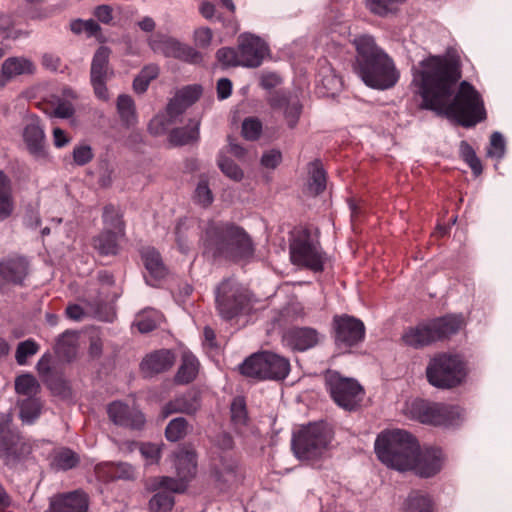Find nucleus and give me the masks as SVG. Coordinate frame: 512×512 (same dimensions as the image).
Instances as JSON below:
<instances>
[{
    "label": "nucleus",
    "instance_id": "nucleus-1",
    "mask_svg": "<svg viewBox=\"0 0 512 512\" xmlns=\"http://www.w3.org/2000/svg\"><path fill=\"white\" fill-rule=\"evenodd\" d=\"M461 78L457 61L448 56H429L412 67L415 94L422 99L421 107L472 127L486 118L480 93L467 81H462L455 96L454 88Z\"/></svg>",
    "mask_w": 512,
    "mask_h": 512
},
{
    "label": "nucleus",
    "instance_id": "nucleus-2",
    "mask_svg": "<svg viewBox=\"0 0 512 512\" xmlns=\"http://www.w3.org/2000/svg\"><path fill=\"white\" fill-rule=\"evenodd\" d=\"M378 459L400 472L413 471L420 477H432L442 469L444 455L439 448L421 450L417 439L402 429L385 430L375 441Z\"/></svg>",
    "mask_w": 512,
    "mask_h": 512
},
{
    "label": "nucleus",
    "instance_id": "nucleus-3",
    "mask_svg": "<svg viewBox=\"0 0 512 512\" xmlns=\"http://www.w3.org/2000/svg\"><path fill=\"white\" fill-rule=\"evenodd\" d=\"M354 45L357 51L355 71L368 87L387 90L397 84L399 70L393 59L375 44L373 37L358 36Z\"/></svg>",
    "mask_w": 512,
    "mask_h": 512
},
{
    "label": "nucleus",
    "instance_id": "nucleus-4",
    "mask_svg": "<svg viewBox=\"0 0 512 512\" xmlns=\"http://www.w3.org/2000/svg\"><path fill=\"white\" fill-rule=\"evenodd\" d=\"M201 242L205 252L213 256L248 259L254 254V245L249 235L242 228L230 223L208 222Z\"/></svg>",
    "mask_w": 512,
    "mask_h": 512
},
{
    "label": "nucleus",
    "instance_id": "nucleus-5",
    "mask_svg": "<svg viewBox=\"0 0 512 512\" xmlns=\"http://www.w3.org/2000/svg\"><path fill=\"white\" fill-rule=\"evenodd\" d=\"M333 431L325 422L310 423L293 435L292 449L300 460L315 461L332 447Z\"/></svg>",
    "mask_w": 512,
    "mask_h": 512
},
{
    "label": "nucleus",
    "instance_id": "nucleus-6",
    "mask_svg": "<svg viewBox=\"0 0 512 512\" xmlns=\"http://www.w3.org/2000/svg\"><path fill=\"white\" fill-rule=\"evenodd\" d=\"M405 414L423 424L444 427L457 426L465 417L464 410L458 406L431 403L421 399L407 402Z\"/></svg>",
    "mask_w": 512,
    "mask_h": 512
},
{
    "label": "nucleus",
    "instance_id": "nucleus-7",
    "mask_svg": "<svg viewBox=\"0 0 512 512\" xmlns=\"http://www.w3.org/2000/svg\"><path fill=\"white\" fill-rule=\"evenodd\" d=\"M426 376L435 387L452 388L466 377L465 364L458 355L439 354L429 361Z\"/></svg>",
    "mask_w": 512,
    "mask_h": 512
},
{
    "label": "nucleus",
    "instance_id": "nucleus-8",
    "mask_svg": "<svg viewBox=\"0 0 512 512\" xmlns=\"http://www.w3.org/2000/svg\"><path fill=\"white\" fill-rule=\"evenodd\" d=\"M240 371L250 378L283 380L289 374L290 362L276 353H256L243 362Z\"/></svg>",
    "mask_w": 512,
    "mask_h": 512
},
{
    "label": "nucleus",
    "instance_id": "nucleus-9",
    "mask_svg": "<svg viewBox=\"0 0 512 512\" xmlns=\"http://www.w3.org/2000/svg\"><path fill=\"white\" fill-rule=\"evenodd\" d=\"M215 301L219 314L232 319L248 305L246 289L233 279L224 280L215 290Z\"/></svg>",
    "mask_w": 512,
    "mask_h": 512
},
{
    "label": "nucleus",
    "instance_id": "nucleus-10",
    "mask_svg": "<svg viewBox=\"0 0 512 512\" xmlns=\"http://www.w3.org/2000/svg\"><path fill=\"white\" fill-rule=\"evenodd\" d=\"M326 386L334 402L346 409H355L363 398V389L352 379L342 377L338 372L329 371L326 375Z\"/></svg>",
    "mask_w": 512,
    "mask_h": 512
},
{
    "label": "nucleus",
    "instance_id": "nucleus-11",
    "mask_svg": "<svg viewBox=\"0 0 512 512\" xmlns=\"http://www.w3.org/2000/svg\"><path fill=\"white\" fill-rule=\"evenodd\" d=\"M103 222L104 230L94 238L93 246L101 255H116L119 241L124 236V228L118 210L113 205L105 206Z\"/></svg>",
    "mask_w": 512,
    "mask_h": 512
},
{
    "label": "nucleus",
    "instance_id": "nucleus-12",
    "mask_svg": "<svg viewBox=\"0 0 512 512\" xmlns=\"http://www.w3.org/2000/svg\"><path fill=\"white\" fill-rule=\"evenodd\" d=\"M290 257L293 264L319 272L323 270L324 256L318 243L307 231L297 234L290 243Z\"/></svg>",
    "mask_w": 512,
    "mask_h": 512
},
{
    "label": "nucleus",
    "instance_id": "nucleus-13",
    "mask_svg": "<svg viewBox=\"0 0 512 512\" xmlns=\"http://www.w3.org/2000/svg\"><path fill=\"white\" fill-rule=\"evenodd\" d=\"M173 461L177 478L167 476L160 477V485L174 492H184L188 482L196 474V454L192 449L181 447L174 453Z\"/></svg>",
    "mask_w": 512,
    "mask_h": 512
},
{
    "label": "nucleus",
    "instance_id": "nucleus-14",
    "mask_svg": "<svg viewBox=\"0 0 512 512\" xmlns=\"http://www.w3.org/2000/svg\"><path fill=\"white\" fill-rule=\"evenodd\" d=\"M111 50L106 46H101L95 52L90 69V81L95 96L102 101H108L110 95L106 86L107 81L113 75V70L109 65Z\"/></svg>",
    "mask_w": 512,
    "mask_h": 512
},
{
    "label": "nucleus",
    "instance_id": "nucleus-15",
    "mask_svg": "<svg viewBox=\"0 0 512 512\" xmlns=\"http://www.w3.org/2000/svg\"><path fill=\"white\" fill-rule=\"evenodd\" d=\"M149 45L154 52L161 53L166 57H173L193 64L201 61L199 52L173 38L156 36L150 39Z\"/></svg>",
    "mask_w": 512,
    "mask_h": 512
},
{
    "label": "nucleus",
    "instance_id": "nucleus-16",
    "mask_svg": "<svg viewBox=\"0 0 512 512\" xmlns=\"http://www.w3.org/2000/svg\"><path fill=\"white\" fill-rule=\"evenodd\" d=\"M334 326L335 340L339 347H352L364 338V324L354 317L347 315L335 317Z\"/></svg>",
    "mask_w": 512,
    "mask_h": 512
},
{
    "label": "nucleus",
    "instance_id": "nucleus-17",
    "mask_svg": "<svg viewBox=\"0 0 512 512\" xmlns=\"http://www.w3.org/2000/svg\"><path fill=\"white\" fill-rule=\"evenodd\" d=\"M22 136L28 151L33 156L36 158L46 156L45 132L37 116L31 115L25 118Z\"/></svg>",
    "mask_w": 512,
    "mask_h": 512
},
{
    "label": "nucleus",
    "instance_id": "nucleus-18",
    "mask_svg": "<svg viewBox=\"0 0 512 512\" xmlns=\"http://www.w3.org/2000/svg\"><path fill=\"white\" fill-rule=\"evenodd\" d=\"M238 49L241 66L246 67H258L268 51L265 42L251 34H243L239 37Z\"/></svg>",
    "mask_w": 512,
    "mask_h": 512
},
{
    "label": "nucleus",
    "instance_id": "nucleus-19",
    "mask_svg": "<svg viewBox=\"0 0 512 512\" xmlns=\"http://www.w3.org/2000/svg\"><path fill=\"white\" fill-rule=\"evenodd\" d=\"M269 104L273 110L282 111L287 126L295 128L302 113V105L296 97L284 92H275L269 98Z\"/></svg>",
    "mask_w": 512,
    "mask_h": 512
},
{
    "label": "nucleus",
    "instance_id": "nucleus-20",
    "mask_svg": "<svg viewBox=\"0 0 512 512\" xmlns=\"http://www.w3.org/2000/svg\"><path fill=\"white\" fill-rule=\"evenodd\" d=\"M31 453V445L20 435L15 434L8 439L0 434V457L7 465H14Z\"/></svg>",
    "mask_w": 512,
    "mask_h": 512
},
{
    "label": "nucleus",
    "instance_id": "nucleus-21",
    "mask_svg": "<svg viewBox=\"0 0 512 512\" xmlns=\"http://www.w3.org/2000/svg\"><path fill=\"white\" fill-rule=\"evenodd\" d=\"M88 498L81 491L58 494L50 499L47 512H87Z\"/></svg>",
    "mask_w": 512,
    "mask_h": 512
},
{
    "label": "nucleus",
    "instance_id": "nucleus-22",
    "mask_svg": "<svg viewBox=\"0 0 512 512\" xmlns=\"http://www.w3.org/2000/svg\"><path fill=\"white\" fill-rule=\"evenodd\" d=\"M108 414L115 424L121 426L139 429L145 423L144 415L136 407H129L119 401L109 405Z\"/></svg>",
    "mask_w": 512,
    "mask_h": 512
},
{
    "label": "nucleus",
    "instance_id": "nucleus-23",
    "mask_svg": "<svg viewBox=\"0 0 512 512\" xmlns=\"http://www.w3.org/2000/svg\"><path fill=\"white\" fill-rule=\"evenodd\" d=\"M319 333L313 328H292L285 332L283 342L294 350L305 351L319 342Z\"/></svg>",
    "mask_w": 512,
    "mask_h": 512
},
{
    "label": "nucleus",
    "instance_id": "nucleus-24",
    "mask_svg": "<svg viewBox=\"0 0 512 512\" xmlns=\"http://www.w3.org/2000/svg\"><path fill=\"white\" fill-rule=\"evenodd\" d=\"M202 94V88L200 85H189L179 90L173 99L167 106L168 115L178 117L181 115L189 106L195 103Z\"/></svg>",
    "mask_w": 512,
    "mask_h": 512
},
{
    "label": "nucleus",
    "instance_id": "nucleus-25",
    "mask_svg": "<svg viewBox=\"0 0 512 512\" xmlns=\"http://www.w3.org/2000/svg\"><path fill=\"white\" fill-rule=\"evenodd\" d=\"M35 70V64L30 59L22 56L9 57L2 63L0 85H5L18 76L33 74Z\"/></svg>",
    "mask_w": 512,
    "mask_h": 512
},
{
    "label": "nucleus",
    "instance_id": "nucleus-26",
    "mask_svg": "<svg viewBox=\"0 0 512 512\" xmlns=\"http://www.w3.org/2000/svg\"><path fill=\"white\" fill-rule=\"evenodd\" d=\"M28 274V262L23 257H12L0 262V277L3 281L22 284Z\"/></svg>",
    "mask_w": 512,
    "mask_h": 512
},
{
    "label": "nucleus",
    "instance_id": "nucleus-27",
    "mask_svg": "<svg viewBox=\"0 0 512 512\" xmlns=\"http://www.w3.org/2000/svg\"><path fill=\"white\" fill-rule=\"evenodd\" d=\"M200 407L199 395L196 391H189L167 403L161 410V417L167 418L173 413L193 414Z\"/></svg>",
    "mask_w": 512,
    "mask_h": 512
},
{
    "label": "nucleus",
    "instance_id": "nucleus-28",
    "mask_svg": "<svg viewBox=\"0 0 512 512\" xmlns=\"http://www.w3.org/2000/svg\"><path fill=\"white\" fill-rule=\"evenodd\" d=\"M175 357L170 350H159L147 355L141 362V370L146 376H152L169 369Z\"/></svg>",
    "mask_w": 512,
    "mask_h": 512
},
{
    "label": "nucleus",
    "instance_id": "nucleus-29",
    "mask_svg": "<svg viewBox=\"0 0 512 512\" xmlns=\"http://www.w3.org/2000/svg\"><path fill=\"white\" fill-rule=\"evenodd\" d=\"M141 257L150 276V278L146 277V282L151 286H156V282L166 274L160 254L153 247H144L141 250Z\"/></svg>",
    "mask_w": 512,
    "mask_h": 512
},
{
    "label": "nucleus",
    "instance_id": "nucleus-30",
    "mask_svg": "<svg viewBox=\"0 0 512 512\" xmlns=\"http://www.w3.org/2000/svg\"><path fill=\"white\" fill-rule=\"evenodd\" d=\"M430 321L436 341L456 334L464 325V319L461 315H447Z\"/></svg>",
    "mask_w": 512,
    "mask_h": 512
},
{
    "label": "nucleus",
    "instance_id": "nucleus-31",
    "mask_svg": "<svg viewBox=\"0 0 512 512\" xmlns=\"http://www.w3.org/2000/svg\"><path fill=\"white\" fill-rule=\"evenodd\" d=\"M402 339L405 344L414 348L423 347L435 342L431 321L409 328L403 334Z\"/></svg>",
    "mask_w": 512,
    "mask_h": 512
},
{
    "label": "nucleus",
    "instance_id": "nucleus-32",
    "mask_svg": "<svg viewBox=\"0 0 512 512\" xmlns=\"http://www.w3.org/2000/svg\"><path fill=\"white\" fill-rule=\"evenodd\" d=\"M151 489H161L149 501V509L151 512H170L174 506V491L160 485V477L153 479L150 484Z\"/></svg>",
    "mask_w": 512,
    "mask_h": 512
},
{
    "label": "nucleus",
    "instance_id": "nucleus-33",
    "mask_svg": "<svg viewBox=\"0 0 512 512\" xmlns=\"http://www.w3.org/2000/svg\"><path fill=\"white\" fill-rule=\"evenodd\" d=\"M97 477L100 480L108 481L113 479H131L134 477V468L128 463H103L95 468Z\"/></svg>",
    "mask_w": 512,
    "mask_h": 512
},
{
    "label": "nucleus",
    "instance_id": "nucleus-34",
    "mask_svg": "<svg viewBox=\"0 0 512 512\" xmlns=\"http://www.w3.org/2000/svg\"><path fill=\"white\" fill-rule=\"evenodd\" d=\"M79 334L76 331L67 330L60 335L55 344V353L59 358L72 361L78 352Z\"/></svg>",
    "mask_w": 512,
    "mask_h": 512
},
{
    "label": "nucleus",
    "instance_id": "nucleus-35",
    "mask_svg": "<svg viewBox=\"0 0 512 512\" xmlns=\"http://www.w3.org/2000/svg\"><path fill=\"white\" fill-rule=\"evenodd\" d=\"M15 202L13 198L10 179L0 171V222L8 219L14 212Z\"/></svg>",
    "mask_w": 512,
    "mask_h": 512
},
{
    "label": "nucleus",
    "instance_id": "nucleus-36",
    "mask_svg": "<svg viewBox=\"0 0 512 512\" xmlns=\"http://www.w3.org/2000/svg\"><path fill=\"white\" fill-rule=\"evenodd\" d=\"M199 370V362L190 352H184L182 362L175 376L179 384H187L195 379Z\"/></svg>",
    "mask_w": 512,
    "mask_h": 512
},
{
    "label": "nucleus",
    "instance_id": "nucleus-37",
    "mask_svg": "<svg viewBox=\"0 0 512 512\" xmlns=\"http://www.w3.org/2000/svg\"><path fill=\"white\" fill-rule=\"evenodd\" d=\"M199 125L198 119H191L186 127L174 129L170 133V142L174 145H185L198 140Z\"/></svg>",
    "mask_w": 512,
    "mask_h": 512
},
{
    "label": "nucleus",
    "instance_id": "nucleus-38",
    "mask_svg": "<svg viewBox=\"0 0 512 512\" xmlns=\"http://www.w3.org/2000/svg\"><path fill=\"white\" fill-rule=\"evenodd\" d=\"M163 320L162 314L155 309H144L137 314L134 325L141 333H148L155 329Z\"/></svg>",
    "mask_w": 512,
    "mask_h": 512
},
{
    "label": "nucleus",
    "instance_id": "nucleus-39",
    "mask_svg": "<svg viewBox=\"0 0 512 512\" xmlns=\"http://www.w3.org/2000/svg\"><path fill=\"white\" fill-rule=\"evenodd\" d=\"M403 512H433L432 500L427 494L414 491L405 501Z\"/></svg>",
    "mask_w": 512,
    "mask_h": 512
},
{
    "label": "nucleus",
    "instance_id": "nucleus-40",
    "mask_svg": "<svg viewBox=\"0 0 512 512\" xmlns=\"http://www.w3.org/2000/svg\"><path fill=\"white\" fill-rule=\"evenodd\" d=\"M117 112L126 127H132L136 124L135 104L130 96L125 94L119 95L117 99Z\"/></svg>",
    "mask_w": 512,
    "mask_h": 512
},
{
    "label": "nucleus",
    "instance_id": "nucleus-41",
    "mask_svg": "<svg viewBox=\"0 0 512 512\" xmlns=\"http://www.w3.org/2000/svg\"><path fill=\"white\" fill-rule=\"evenodd\" d=\"M75 98L76 94L72 89H64L63 98L56 101L52 114L58 118H70L74 114V106L71 100Z\"/></svg>",
    "mask_w": 512,
    "mask_h": 512
},
{
    "label": "nucleus",
    "instance_id": "nucleus-42",
    "mask_svg": "<svg viewBox=\"0 0 512 512\" xmlns=\"http://www.w3.org/2000/svg\"><path fill=\"white\" fill-rule=\"evenodd\" d=\"M405 0H366L367 8L375 15L395 13Z\"/></svg>",
    "mask_w": 512,
    "mask_h": 512
},
{
    "label": "nucleus",
    "instance_id": "nucleus-43",
    "mask_svg": "<svg viewBox=\"0 0 512 512\" xmlns=\"http://www.w3.org/2000/svg\"><path fill=\"white\" fill-rule=\"evenodd\" d=\"M189 424L183 417H177L172 419L166 429L165 436L168 441L176 442L184 438L188 432Z\"/></svg>",
    "mask_w": 512,
    "mask_h": 512
},
{
    "label": "nucleus",
    "instance_id": "nucleus-44",
    "mask_svg": "<svg viewBox=\"0 0 512 512\" xmlns=\"http://www.w3.org/2000/svg\"><path fill=\"white\" fill-rule=\"evenodd\" d=\"M0 34L5 39L17 40L27 37L28 32L15 28V20L11 15H0Z\"/></svg>",
    "mask_w": 512,
    "mask_h": 512
},
{
    "label": "nucleus",
    "instance_id": "nucleus-45",
    "mask_svg": "<svg viewBox=\"0 0 512 512\" xmlns=\"http://www.w3.org/2000/svg\"><path fill=\"white\" fill-rule=\"evenodd\" d=\"M159 74V68L156 65L145 66L138 76L134 79L133 88L137 93H143L147 90L149 83Z\"/></svg>",
    "mask_w": 512,
    "mask_h": 512
},
{
    "label": "nucleus",
    "instance_id": "nucleus-46",
    "mask_svg": "<svg viewBox=\"0 0 512 512\" xmlns=\"http://www.w3.org/2000/svg\"><path fill=\"white\" fill-rule=\"evenodd\" d=\"M41 404L38 399L27 398L20 405V417L26 424H32L40 415Z\"/></svg>",
    "mask_w": 512,
    "mask_h": 512
},
{
    "label": "nucleus",
    "instance_id": "nucleus-47",
    "mask_svg": "<svg viewBox=\"0 0 512 512\" xmlns=\"http://www.w3.org/2000/svg\"><path fill=\"white\" fill-rule=\"evenodd\" d=\"M39 389L36 378L31 374H23L15 380V390L18 394H22L31 398Z\"/></svg>",
    "mask_w": 512,
    "mask_h": 512
},
{
    "label": "nucleus",
    "instance_id": "nucleus-48",
    "mask_svg": "<svg viewBox=\"0 0 512 512\" xmlns=\"http://www.w3.org/2000/svg\"><path fill=\"white\" fill-rule=\"evenodd\" d=\"M78 462V456L70 449H61L54 455L52 465L61 470L73 468Z\"/></svg>",
    "mask_w": 512,
    "mask_h": 512
},
{
    "label": "nucleus",
    "instance_id": "nucleus-49",
    "mask_svg": "<svg viewBox=\"0 0 512 512\" xmlns=\"http://www.w3.org/2000/svg\"><path fill=\"white\" fill-rule=\"evenodd\" d=\"M39 345L33 340L28 339L18 344L15 359L19 365H25L29 357L34 356L39 351Z\"/></svg>",
    "mask_w": 512,
    "mask_h": 512
},
{
    "label": "nucleus",
    "instance_id": "nucleus-50",
    "mask_svg": "<svg viewBox=\"0 0 512 512\" xmlns=\"http://www.w3.org/2000/svg\"><path fill=\"white\" fill-rule=\"evenodd\" d=\"M217 163L220 170L230 179L235 181H239L242 179V170L232 160L225 156L224 151H221L219 153Z\"/></svg>",
    "mask_w": 512,
    "mask_h": 512
},
{
    "label": "nucleus",
    "instance_id": "nucleus-51",
    "mask_svg": "<svg viewBox=\"0 0 512 512\" xmlns=\"http://www.w3.org/2000/svg\"><path fill=\"white\" fill-rule=\"evenodd\" d=\"M309 190L314 194H320L326 188V175L324 170L318 165L313 164L310 170Z\"/></svg>",
    "mask_w": 512,
    "mask_h": 512
},
{
    "label": "nucleus",
    "instance_id": "nucleus-52",
    "mask_svg": "<svg viewBox=\"0 0 512 512\" xmlns=\"http://www.w3.org/2000/svg\"><path fill=\"white\" fill-rule=\"evenodd\" d=\"M195 201L203 207L209 206L213 202V194L209 188L207 178L202 176L194 192Z\"/></svg>",
    "mask_w": 512,
    "mask_h": 512
},
{
    "label": "nucleus",
    "instance_id": "nucleus-53",
    "mask_svg": "<svg viewBox=\"0 0 512 512\" xmlns=\"http://www.w3.org/2000/svg\"><path fill=\"white\" fill-rule=\"evenodd\" d=\"M460 151L464 160L470 166L474 174L479 175L482 172V165L473 148L467 142L462 141L460 144Z\"/></svg>",
    "mask_w": 512,
    "mask_h": 512
},
{
    "label": "nucleus",
    "instance_id": "nucleus-54",
    "mask_svg": "<svg viewBox=\"0 0 512 512\" xmlns=\"http://www.w3.org/2000/svg\"><path fill=\"white\" fill-rule=\"evenodd\" d=\"M505 154V140L501 133L494 132L490 138V144L487 149V155L496 160L503 158Z\"/></svg>",
    "mask_w": 512,
    "mask_h": 512
},
{
    "label": "nucleus",
    "instance_id": "nucleus-55",
    "mask_svg": "<svg viewBox=\"0 0 512 512\" xmlns=\"http://www.w3.org/2000/svg\"><path fill=\"white\" fill-rule=\"evenodd\" d=\"M176 119L171 118L168 113L156 115L149 123L148 129L153 135H161L166 132L169 125Z\"/></svg>",
    "mask_w": 512,
    "mask_h": 512
},
{
    "label": "nucleus",
    "instance_id": "nucleus-56",
    "mask_svg": "<svg viewBox=\"0 0 512 512\" xmlns=\"http://www.w3.org/2000/svg\"><path fill=\"white\" fill-rule=\"evenodd\" d=\"M262 132V123L257 118H246L242 123V134L247 140H256Z\"/></svg>",
    "mask_w": 512,
    "mask_h": 512
},
{
    "label": "nucleus",
    "instance_id": "nucleus-57",
    "mask_svg": "<svg viewBox=\"0 0 512 512\" xmlns=\"http://www.w3.org/2000/svg\"><path fill=\"white\" fill-rule=\"evenodd\" d=\"M73 161L78 166H83L93 159V151L90 145L80 144L73 149Z\"/></svg>",
    "mask_w": 512,
    "mask_h": 512
},
{
    "label": "nucleus",
    "instance_id": "nucleus-58",
    "mask_svg": "<svg viewBox=\"0 0 512 512\" xmlns=\"http://www.w3.org/2000/svg\"><path fill=\"white\" fill-rule=\"evenodd\" d=\"M218 61L224 66H238L241 65L239 50L233 48H222L217 52Z\"/></svg>",
    "mask_w": 512,
    "mask_h": 512
},
{
    "label": "nucleus",
    "instance_id": "nucleus-59",
    "mask_svg": "<svg viewBox=\"0 0 512 512\" xmlns=\"http://www.w3.org/2000/svg\"><path fill=\"white\" fill-rule=\"evenodd\" d=\"M236 468L235 461L232 460H223L220 467L216 468L215 474L219 481L230 482L234 480L235 474L234 470Z\"/></svg>",
    "mask_w": 512,
    "mask_h": 512
},
{
    "label": "nucleus",
    "instance_id": "nucleus-60",
    "mask_svg": "<svg viewBox=\"0 0 512 512\" xmlns=\"http://www.w3.org/2000/svg\"><path fill=\"white\" fill-rule=\"evenodd\" d=\"M139 450L147 464H154L160 459V446L152 443H142Z\"/></svg>",
    "mask_w": 512,
    "mask_h": 512
},
{
    "label": "nucleus",
    "instance_id": "nucleus-61",
    "mask_svg": "<svg viewBox=\"0 0 512 512\" xmlns=\"http://www.w3.org/2000/svg\"><path fill=\"white\" fill-rule=\"evenodd\" d=\"M49 389L56 395H59L63 398L69 397L71 394L70 387L66 381L61 378L53 377L51 379H47L45 382Z\"/></svg>",
    "mask_w": 512,
    "mask_h": 512
},
{
    "label": "nucleus",
    "instance_id": "nucleus-62",
    "mask_svg": "<svg viewBox=\"0 0 512 512\" xmlns=\"http://www.w3.org/2000/svg\"><path fill=\"white\" fill-rule=\"evenodd\" d=\"M232 420L236 423H244L246 419L245 401L241 397H237L231 403Z\"/></svg>",
    "mask_w": 512,
    "mask_h": 512
},
{
    "label": "nucleus",
    "instance_id": "nucleus-63",
    "mask_svg": "<svg viewBox=\"0 0 512 512\" xmlns=\"http://www.w3.org/2000/svg\"><path fill=\"white\" fill-rule=\"evenodd\" d=\"M186 230H187V221L180 220L176 226L175 235H176V242H177L178 248L183 253H186L190 248L187 237L185 235Z\"/></svg>",
    "mask_w": 512,
    "mask_h": 512
},
{
    "label": "nucleus",
    "instance_id": "nucleus-64",
    "mask_svg": "<svg viewBox=\"0 0 512 512\" xmlns=\"http://www.w3.org/2000/svg\"><path fill=\"white\" fill-rule=\"evenodd\" d=\"M51 355L46 353L38 361L36 369L44 382L54 377L51 371Z\"/></svg>",
    "mask_w": 512,
    "mask_h": 512
}]
</instances>
